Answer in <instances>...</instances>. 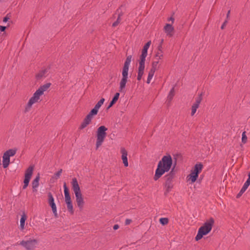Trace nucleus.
I'll return each mask as SVG.
<instances>
[{
	"label": "nucleus",
	"instance_id": "6",
	"mask_svg": "<svg viewBox=\"0 0 250 250\" xmlns=\"http://www.w3.org/2000/svg\"><path fill=\"white\" fill-rule=\"evenodd\" d=\"M107 130V128L104 125L100 126L98 128L96 132V149H98L103 144L105 138L106 137V132Z\"/></svg>",
	"mask_w": 250,
	"mask_h": 250
},
{
	"label": "nucleus",
	"instance_id": "22",
	"mask_svg": "<svg viewBox=\"0 0 250 250\" xmlns=\"http://www.w3.org/2000/svg\"><path fill=\"white\" fill-rule=\"evenodd\" d=\"M26 220V216L23 213L20 219V229L21 230H23L24 229L25 222Z\"/></svg>",
	"mask_w": 250,
	"mask_h": 250
},
{
	"label": "nucleus",
	"instance_id": "11",
	"mask_svg": "<svg viewBox=\"0 0 250 250\" xmlns=\"http://www.w3.org/2000/svg\"><path fill=\"white\" fill-rule=\"evenodd\" d=\"M33 172V167L32 166L29 167L25 171L24 175V179L23 181L24 185L23 188L25 189L28 186L31 177L32 175Z\"/></svg>",
	"mask_w": 250,
	"mask_h": 250
},
{
	"label": "nucleus",
	"instance_id": "23",
	"mask_svg": "<svg viewBox=\"0 0 250 250\" xmlns=\"http://www.w3.org/2000/svg\"><path fill=\"white\" fill-rule=\"evenodd\" d=\"M250 185V184L245 182L243 187L242 188L240 192L238 194L237 197H239L241 196L243 194V193L246 190V189L248 188L249 187V186Z\"/></svg>",
	"mask_w": 250,
	"mask_h": 250
},
{
	"label": "nucleus",
	"instance_id": "43",
	"mask_svg": "<svg viewBox=\"0 0 250 250\" xmlns=\"http://www.w3.org/2000/svg\"><path fill=\"white\" fill-rule=\"evenodd\" d=\"M227 22V21H226L223 23V24L222 25V26H221V29H224V27L225 26V25H226V24Z\"/></svg>",
	"mask_w": 250,
	"mask_h": 250
},
{
	"label": "nucleus",
	"instance_id": "48",
	"mask_svg": "<svg viewBox=\"0 0 250 250\" xmlns=\"http://www.w3.org/2000/svg\"><path fill=\"white\" fill-rule=\"evenodd\" d=\"M174 167H175V166H173V168H172V170H173V169L174 168Z\"/></svg>",
	"mask_w": 250,
	"mask_h": 250
},
{
	"label": "nucleus",
	"instance_id": "13",
	"mask_svg": "<svg viewBox=\"0 0 250 250\" xmlns=\"http://www.w3.org/2000/svg\"><path fill=\"white\" fill-rule=\"evenodd\" d=\"M95 116L94 114H91L90 112L85 117L82 123H81L79 128L83 129L85 128L88 125L90 124L93 119V116Z\"/></svg>",
	"mask_w": 250,
	"mask_h": 250
},
{
	"label": "nucleus",
	"instance_id": "20",
	"mask_svg": "<svg viewBox=\"0 0 250 250\" xmlns=\"http://www.w3.org/2000/svg\"><path fill=\"white\" fill-rule=\"evenodd\" d=\"M48 72V69L44 68L42 69L36 76L37 79L38 80L46 77Z\"/></svg>",
	"mask_w": 250,
	"mask_h": 250
},
{
	"label": "nucleus",
	"instance_id": "12",
	"mask_svg": "<svg viewBox=\"0 0 250 250\" xmlns=\"http://www.w3.org/2000/svg\"><path fill=\"white\" fill-rule=\"evenodd\" d=\"M48 204L49 206L51 207L53 213L54 215V216L57 217L58 216V213H57V207L55 204V201H54V198L52 195V194L49 192L48 194Z\"/></svg>",
	"mask_w": 250,
	"mask_h": 250
},
{
	"label": "nucleus",
	"instance_id": "19",
	"mask_svg": "<svg viewBox=\"0 0 250 250\" xmlns=\"http://www.w3.org/2000/svg\"><path fill=\"white\" fill-rule=\"evenodd\" d=\"M39 181H40V176L38 175L36 177L35 179L32 182V186L33 190L34 192H36L37 191V188L39 185Z\"/></svg>",
	"mask_w": 250,
	"mask_h": 250
},
{
	"label": "nucleus",
	"instance_id": "24",
	"mask_svg": "<svg viewBox=\"0 0 250 250\" xmlns=\"http://www.w3.org/2000/svg\"><path fill=\"white\" fill-rule=\"evenodd\" d=\"M199 104L194 103L191 107V115L193 116L194 115V114L196 113L197 108L199 107Z\"/></svg>",
	"mask_w": 250,
	"mask_h": 250
},
{
	"label": "nucleus",
	"instance_id": "28",
	"mask_svg": "<svg viewBox=\"0 0 250 250\" xmlns=\"http://www.w3.org/2000/svg\"><path fill=\"white\" fill-rule=\"evenodd\" d=\"M155 58L157 60H161L163 57V51H157L155 55Z\"/></svg>",
	"mask_w": 250,
	"mask_h": 250
},
{
	"label": "nucleus",
	"instance_id": "46",
	"mask_svg": "<svg viewBox=\"0 0 250 250\" xmlns=\"http://www.w3.org/2000/svg\"><path fill=\"white\" fill-rule=\"evenodd\" d=\"M118 228H119V226L118 225H115L113 226V229L115 230L117 229Z\"/></svg>",
	"mask_w": 250,
	"mask_h": 250
},
{
	"label": "nucleus",
	"instance_id": "39",
	"mask_svg": "<svg viewBox=\"0 0 250 250\" xmlns=\"http://www.w3.org/2000/svg\"><path fill=\"white\" fill-rule=\"evenodd\" d=\"M131 222V220L129 219H126L125 221V225H129Z\"/></svg>",
	"mask_w": 250,
	"mask_h": 250
},
{
	"label": "nucleus",
	"instance_id": "36",
	"mask_svg": "<svg viewBox=\"0 0 250 250\" xmlns=\"http://www.w3.org/2000/svg\"><path fill=\"white\" fill-rule=\"evenodd\" d=\"M247 140V137L246 135V132L244 131L243 132L242 135V142L245 144L246 143Z\"/></svg>",
	"mask_w": 250,
	"mask_h": 250
},
{
	"label": "nucleus",
	"instance_id": "27",
	"mask_svg": "<svg viewBox=\"0 0 250 250\" xmlns=\"http://www.w3.org/2000/svg\"><path fill=\"white\" fill-rule=\"evenodd\" d=\"M139 65L138 71H144L145 68V62L139 61Z\"/></svg>",
	"mask_w": 250,
	"mask_h": 250
},
{
	"label": "nucleus",
	"instance_id": "30",
	"mask_svg": "<svg viewBox=\"0 0 250 250\" xmlns=\"http://www.w3.org/2000/svg\"><path fill=\"white\" fill-rule=\"evenodd\" d=\"M174 94V87L172 88L170 90L169 94L167 96V98L169 100H171Z\"/></svg>",
	"mask_w": 250,
	"mask_h": 250
},
{
	"label": "nucleus",
	"instance_id": "14",
	"mask_svg": "<svg viewBox=\"0 0 250 250\" xmlns=\"http://www.w3.org/2000/svg\"><path fill=\"white\" fill-rule=\"evenodd\" d=\"M164 30L167 36L169 37H172L173 36L174 32V27L172 26V24H166L164 27Z\"/></svg>",
	"mask_w": 250,
	"mask_h": 250
},
{
	"label": "nucleus",
	"instance_id": "7",
	"mask_svg": "<svg viewBox=\"0 0 250 250\" xmlns=\"http://www.w3.org/2000/svg\"><path fill=\"white\" fill-rule=\"evenodd\" d=\"M203 168V165L201 163L196 164L193 169L191 170L190 173L187 176L188 181L191 183H194L198 177L199 174L201 172Z\"/></svg>",
	"mask_w": 250,
	"mask_h": 250
},
{
	"label": "nucleus",
	"instance_id": "25",
	"mask_svg": "<svg viewBox=\"0 0 250 250\" xmlns=\"http://www.w3.org/2000/svg\"><path fill=\"white\" fill-rule=\"evenodd\" d=\"M147 56V51L143 50L142 51L141 55L140 57V61L145 62L146 58Z\"/></svg>",
	"mask_w": 250,
	"mask_h": 250
},
{
	"label": "nucleus",
	"instance_id": "16",
	"mask_svg": "<svg viewBox=\"0 0 250 250\" xmlns=\"http://www.w3.org/2000/svg\"><path fill=\"white\" fill-rule=\"evenodd\" d=\"M122 153V159L123 160V164L125 167L128 166V163L127 161V152L124 148H122L121 150Z\"/></svg>",
	"mask_w": 250,
	"mask_h": 250
},
{
	"label": "nucleus",
	"instance_id": "45",
	"mask_svg": "<svg viewBox=\"0 0 250 250\" xmlns=\"http://www.w3.org/2000/svg\"><path fill=\"white\" fill-rule=\"evenodd\" d=\"M163 51L162 47L161 45L159 46L158 47L157 51Z\"/></svg>",
	"mask_w": 250,
	"mask_h": 250
},
{
	"label": "nucleus",
	"instance_id": "15",
	"mask_svg": "<svg viewBox=\"0 0 250 250\" xmlns=\"http://www.w3.org/2000/svg\"><path fill=\"white\" fill-rule=\"evenodd\" d=\"M105 100L104 98H102L96 104L94 107L90 111L91 114L96 115L98 112V110L101 106L103 104Z\"/></svg>",
	"mask_w": 250,
	"mask_h": 250
},
{
	"label": "nucleus",
	"instance_id": "21",
	"mask_svg": "<svg viewBox=\"0 0 250 250\" xmlns=\"http://www.w3.org/2000/svg\"><path fill=\"white\" fill-rule=\"evenodd\" d=\"M119 96H120V93L119 92H117L115 94L114 97L113 98L112 100H111L109 104L108 105V106L107 108V109H109V108H110L117 101V100L119 99Z\"/></svg>",
	"mask_w": 250,
	"mask_h": 250
},
{
	"label": "nucleus",
	"instance_id": "3",
	"mask_svg": "<svg viewBox=\"0 0 250 250\" xmlns=\"http://www.w3.org/2000/svg\"><path fill=\"white\" fill-rule=\"evenodd\" d=\"M213 224L214 220L213 218H211L207 220L204 225L199 229L197 234L195 237V240L198 241L200 240L204 235L208 234L211 231Z\"/></svg>",
	"mask_w": 250,
	"mask_h": 250
},
{
	"label": "nucleus",
	"instance_id": "35",
	"mask_svg": "<svg viewBox=\"0 0 250 250\" xmlns=\"http://www.w3.org/2000/svg\"><path fill=\"white\" fill-rule=\"evenodd\" d=\"M168 219L166 218H161L160 219V222L161 223V224L162 225H166L168 223Z\"/></svg>",
	"mask_w": 250,
	"mask_h": 250
},
{
	"label": "nucleus",
	"instance_id": "2",
	"mask_svg": "<svg viewBox=\"0 0 250 250\" xmlns=\"http://www.w3.org/2000/svg\"><path fill=\"white\" fill-rule=\"evenodd\" d=\"M132 61V56L129 55L127 57L124 64L122 71V79L119 83V91L123 94L126 92V84L128 78V70L129 65Z\"/></svg>",
	"mask_w": 250,
	"mask_h": 250
},
{
	"label": "nucleus",
	"instance_id": "31",
	"mask_svg": "<svg viewBox=\"0 0 250 250\" xmlns=\"http://www.w3.org/2000/svg\"><path fill=\"white\" fill-rule=\"evenodd\" d=\"M67 208L69 212L71 213H73V207L72 202L66 203Z\"/></svg>",
	"mask_w": 250,
	"mask_h": 250
},
{
	"label": "nucleus",
	"instance_id": "40",
	"mask_svg": "<svg viewBox=\"0 0 250 250\" xmlns=\"http://www.w3.org/2000/svg\"><path fill=\"white\" fill-rule=\"evenodd\" d=\"M167 21H171L172 23H173L174 22V19L172 17H170L168 19Z\"/></svg>",
	"mask_w": 250,
	"mask_h": 250
},
{
	"label": "nucleus",
	"instance_id": "10",
	"mask_svg": "<svg viewBox=\"0 0 250 250\" xmlns=\"http://www.w3.org/2000/svg\"><path fill=\"white\" fill-rule=\"evenodd\" d=\"M41 96L36 91L33 94V96L29 99L28 103L25 105L24 112L25 113L29 112L32 107V105L39 102Z\"/></svg>",
	"mask_w": 250,
	"mask_h": 250
},
{
	"label": "nucleus",
	"instance_id": "47",
	"mask_svg": "<svg viewBox=\"0 0 250 250\" xmlns=\"http://www.w3.org/2000/svg\"><path fill=\"white\" fill-rule=\"evenodd\" d=\"M229 13H230V11H228V14H227V17H229Z\"/></svg>",
	"mask_w": 250,
	"mask_h": 250
},
{
	"label": "nucleus",
	"instance_id": "8",
	"mask_svg": "<svg viewBox=\"0 0 250 250\" xmlns=\"http://www.w3.org/2000/svg\"><path fill=\"white\" fill-rule=\"evenodd\" d=\"M19 244L27 250H33L37 247L38 242L36 239H29L21 241Z\"/></svg>",
	"mask_w": 250,
	"mask_h": 250
},
{
	"label": "nucleus",
	"instance_id": "1",
	"mask_svg": "<svg viewBox=\"0 0 250 250\" xmlns=\"http://www.w3.org/2000/svg\"><path fill=\"white\" fill-rule=\"evenodd\" d=\"M173 164V161L170 155L164 156L158 162L157 167L155 170L154 179L157 181L164 173L170 170Z\"/></svg>",
	"mask_w": 250,
	"mask_h": 250
},
{
	"label": "nucleus",
	"instance_id": "37",
	"mask_svg": "<svg viewBox=\"0 0 250 250\" xmlns=\"http://www.w3.org/2000/svg\"><path fill=\"white\" fill-rule=\"evenodd\" d=\"M62 172V169H60L54 175L53 178H55L56 179H57L60 176Z\"/></svg>",
	"mask_w": 250,
	"mask_h": 250
},
{
	"label": "nucleus",
	"instance_id": "18",
	"mask_svg": "<svg viewBox=\"0 0 250 250\" xmlns=\"http://www.w3.org/2000/svg\"><path fill=\"white\" fill-rule=\"evenodd\" d=\"M63 188H64V194L65 197V201L66 203L71 202V197L69 195L68 189L66 187V183H64L63 184Z\"/></svg>",
	"mask_w": 250,
	"mask_h": 250
},
{
	"label": "nucleus",
	"instance_id": "44",
	"mask_svg": "<svg viewBox=\"0 0 250 250\" xmlns=\"http://www.w3.org/2000/svg\"><path fill=\"white\" fill-rule=\"evenodd\" d=\"M8 20H9V18H7V17H4V18H3V21L4 22H6L8 21Z\"/></svg>",
	"mask_w": 250,
	"mask_h": 250
},
{
	"label": "nucleus",
	"instance_id": "34",
	"mask_svg": "<svg viewBox=\"0 0 250 250\" xmlns=\"http://www.w3.org/2000/svg\"><path fill=\"white\" fill-rule=\"evenodd\" d=\"M151 44V41H148L143 47V50H145L146 51H148V49Z\"/></svg>",
	"mask_w": 250,
	"mask_h": 250
},
{
	"label": "nucleus",
	"instance_id": "4",
	"mask_svg": "<svg viewBox=\"0 0 250 250\" xmlns=\"http://www.w3.org/2000/svg\"><path fill=\"white\" fill-rule=\"evenodd\" d=\"M72 186L73 191L76 196V200L78 207L80 209H82L84 201L82 197V194L81 192L80 188L76 178H74L72 179Z\"/></svg>",
	"mask_w": 250,
	"mask_h": 250
},
{
	"label": "nucleus",
	"instance_id": "41",
	"mask_svg": "<svg viewBox=\"0 0 250 250\" xmlns=\"http://www.w3.org/2000/svg\"><path fill=\"white\" fill-rule=\"evenodd\" d=\"M6 28V27L5 26H0V31L1 32H3L5 30Z\"/></svg>",
	"mask_w": 250,
	"mask_h": 250
},
{
	"label": "nucleus",
	"instance_id": "17",
	"mask_svg": "<svg viewBox=\"0 0 250 250\" xmlns=\"http://www.w3.org/2000/svg\"><path fill=\"white\" fill-rule=\"evenodd\" d=\"M51 83H46L42 86H41L36 91L38 92L41 96H42L44 92L46 91L50 86Z\"/></svg>",
	"mask_w": 250,
	"mask_h": 250
},
{
	"label": "nucleus",
	"instance_id": "5",
	"mask_svg": "<svg viewBox=\"0 0 250 250\" xmlns=\"http://www.w3.org/2000/svg\"><path fill=\"white\" fill-rule=\"evenodd\" d=\"M72 186L73 191L76 196V200L78 207L80 209H82L84 201L82 197V194L81 192L80 188L76 178H74L72 179Z\"/></svg>",
	"mask_w": 250,
	"mask_h": 250
},
{
	"label": "nucleus",
	"instance_id": "32",
	"mask_svg": "<svg viewBox=\"0 0 250 250\" xmlns=\"http://www.w3.org/2000/svg\"><path fill=\"white\" fill-rule=\"evenodd\" d=\"M202 100V93H200L198 96L196 98L195 103L200 104Z\"/></svg>",
	"mask_w": 250,
	"mask_h": 250
},
{
	"label": "nucleus",
	"instance_id": "9",
	"mask_svg": "<svg viewBox=\"0 0 250 250\" xmlns=\"http://www.w3.org/2000/svg\"><path fill=\"white\" fill-rule=\"evenodd\" d=\"M16 149H10L5 152L2 156V166L4 168L8 167L10 164V158L16 153Z\"/></svg>",
	"mask_w": 250,
	"mask_h": 250
},
{
	"label": "nucleus",
	"instance_id": "26",
	"mask_svg": "<svg viewBox=\"0 0 250 250\" xmlns=\"http://www.w3.org/2000/svg\"><path fill=\"white\" fill-rule=\"evenodd\" d=\"M154 73H155V71H153V70H150L149 71L148 74V77H147V81H146V83H150L151 80H152Z\"/></svg>",
	"mask_w": 250,
	"mask_h": 250
},
{
	"label": "nucleus",
	"instance_id": "33",
	"mask_svg": "<svg viewBox=\"0 0 250 250\" xmlns=\"http://www.w3.org/2000/svg\"><path fill=\"white\" fill-rule=\"evenodd\" d=\"M144 73V71H138L137 77V80L140 81L142 79Z\"/></svg>",
	"mask_w": 250,
	"mask_h": 250
},
{
	"label": "nucleus",
	"instance_id": "38",
	"mask_svg": "<svg viewBox=\"0 0 250 250\" xmlns=\"http://www.w3.org/2000/svg\"><path fill=\"white\" fill-rule=\"evenodd\" d=\"M120 22V16H119V17H118L117 20H116V21H115L113 23L112 26H114V27L116 26Z\"/></svg>",
	"mask_w": 250,
	"mask_h": 250
},
{
	"label": "nucleus",
	"instance_id": "42",
	"mask_svg": "<svg viewBox=\"0 0 250 250\" xmlns=\"http://www.w3.org/2000/svg\"><path fill=\"white\" fill-rule=\"evenodd\" d=\"M248 179L247 180V181H246V182L249 183L250 184V172H249V174H248Z\"/></svg>",
	"mask_w": 250,
	"mask_h": 250
},
{
	"label": "nucleus",
	"instance_id": "29",
	"mask_svg": "<svg viewBox=\"0 0 250 250\" xmlns=\"http://www.w3.org/2000/svg\"><path fill=\"white\" fill-rule=\"evenodd\" d=\"M158 63H159V60H157L156 61H154L152 63V68H151V70H153V71H155L158 69Z\"/></svg>",
	"mask_w": 250,
	"mask_h": 250
}]
</instances>
